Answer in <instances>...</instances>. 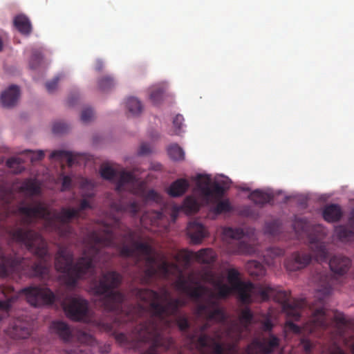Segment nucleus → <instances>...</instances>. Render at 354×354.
<instances>
[{"label":"nucleus","mask_w":354,"mask_h":354,"mask_svg":"<svg viewBox=\"0 0 354 354\" xmlns=\"http://www.w3.org/2000/svg\"><path fill=\"white\" fill-rule=\"evenodd\" d=\"M283 254V250L278 248H271L267 250L263 254V261L269 266H274L277 262V258Z\"/></svg>","instance_id":"nucleus-25"},{"label":"nucleus","mask_w":354,"mask_h":354,"mask_svg":"<svg viewBox=\"0 0 354 354\" xmlns=\"http://www.w3.org/2000/svg\"><path fill=\"white\" fill-rule=\"evenodd\" d=\"M335 235L344 243L354 242V209L349 214L348 225H338L335 228Z\"/></svg>","instance_id":"nucleus-14"},{"label":"nucleus","mask_w":354,"mask_h":354,"mask_svg":"<svg viewBox=\"0 0 354 354\" xmlns=\"http://www.w3.org/2000/svg\"><path fill=\"white\" fill-rule=\"evenodd\" d=\"M19 96V88L16 85L10 86L0 96L2 106L6 108L14 106L17 104Z\"/></svg>","instance_id":"nucleus-17"},{"label":"nucleus","mask_w":354,"mask_h":354,"mask_svg":"<svg viewBox=\"0 0 354 354\" xmlns=\"http://www.w3.org/2000/svg\"><path fill=\"white\" fill-rule=\"evenodd\" d=\"M283 227L279 221H274L266 223L265 226V232L272 236H277L281 232Z\"/></svg>","instance_id":"nucleus-30"},{"label":"nucleus","mask_w":354,"mask_h":354,"mask_svg":"<svg viewBox=\"0 0 354 354\" xmlns=\"http://www.w3.org/2000/svg\"><path fill=\"white\" fill-rule=\"evenodd\" d=\"M115 84V83L113 77L106 76L99 80L98 87L100 90L106 91L114 86Z\"/></svg>","instance_id":"nucleus-31"},{"label":"nucleus","mask_w":354,"mask_h":354,"mask_svg":"<svg viewBox=\"0 0 354 354\" xmlns=\"http://www.w3.org/2000/svg\"><path fill=\"white\" fill-rule=\"evenodd\" d=\"M50 329L65 342L70 341L75 334V332L68 324L62 321L53 322L51 324ZM75 335H77V340L80 343L89 345L93 348L96 346L98 351L102 353H109L111 351V346L109 344H104L103 346L99 345L95 339L91 334L79 330L75 333Z\"/></svg>","instance_id":"nucleus-11"},{"label":"nucleus","mask_w":354,"mask_h":354,"mask_svg":"<svg viewBox=\"0 0 354 354\" xmlns=\"http://www.w3.org/2000/svg\"><path fill=\"white\" fill-rule=\"evenodd\" d=\"M292 227L297 238L307 241L317 261L327 260L328 252L324 239L328 232L325 227L299 217L295 218Z\"/></svg>","instance_id":"nucleus-8"},{"label":"nucleus","mask_w":354,"mask_h":354,"mask_svg":"<svg viewBox=\"0 0 354 354\" xmlns=\"http://www.w3.org/2000/svg\"><path fill=\"white\" fill-rule=\"evenodd\" d=\"M192 180L196 184L193 194L199 196L201 201L205 203L216 201L221 198L232 183L228 177L223 175H217L213 180L210 175L197 174L192 178Z\"/></svg>","instance_id":"nucleus-9"},{"label":"nucleus","mask_w":354,"mask_h":354,"mask_svg":"<svg viewBox=\"0 0 354 354\" xmlns=\"http://www.w3.org/2000/svg\"><path fill=\"white\" fill-rule=\"evenodd\" d=\"M41 56L39 52L35 50L32 52L31 59L30 60V66L32 68H36L40 63Z\"/></svg>","instance_id":"nucleus-37"},{"label":"nucleus","mask_w":354,"mask_h":354,"mask_svg":"<svg viewBox=\"0 0 354 354\" xmlns=\"http://www.w3.org/2000/svg\"><path fill=\"white\" fill-rule=\"evenodd\" d=\"M63 75L59 74L55 78L50 81L46 83V87L48 92L52 93L53 92L57 85V82L62 78Z\"/></svg>","instance_id":"nucleus-38"},{"label":"nucleus","mask_w":354,"mask_h":354,"mask_svg":"<svg viewBox=\"0 0 354 354\" xmlns=\"http://www.w3.org/2000/svg\"><path fill=\"white\" fill-rule=\"evenodd\" d=\"M102 68V63L100 60H97L95 69L100 71Z\"/></svg>","instance_id":"nucleus-43"},{"label":"nucleus","mask_w":354,"mask_h":354,"mask_svg":"<svg viewBox=\"0 0 354 354\" xmlns=\"http://www.w3.org/2000/svg\"><path fill=\"white\" fill-rule=\"evenodd\" d=\"M62 190H66L69 188H71L72 185V178L70 176H62Z\"/></svg>","instance_id":"nucleus-39"},{"label":"nucleus","mask_w":354,"mask_h":354,"mask_svg":"<svg viewBox=\"0 0 354 354\" xmlns=\"http://www.w3.org/2000/svg\"><path fill=\"white\" fill-rule=\"evenodd\" d=\"M273 198L274 193L270 189L266 190L256 189L250 195V198L257 205H264L270 203Z\"/></svg>","instance_id":"nucleus-20"},{"label":"nucleus","mask_w":354,"mask_h":354,"mask_svg":"<svg viewBox=\"0 0 354 354\" xmlns=\"http://www.w3.org/2000/svg\"><path fill=\"white\" fill-rule=\"evenodd\" d=\"M244 214H245L246 216H249V215H250V213H249V212H248V208L245 209V213H244Z\"/></svg>","instance_id":"nucleus-44"},{"label":"nucleus","mask_w":354,"mask_h":354,"mask_svg":"<svg viewBox=\"0 0 354 354\" xmlns=\"http://www.w3.org/2000/svg\"><path fill=\"white\" fill-rule=\"evenodd\" d=\"M183 120H184V119H183V117L182 115H177L174 118L173 124L175 128L174 133L176 134H180V133L181 132V128L183 124Z\"/></svg>","instance_id":"nucleus-36"},{"label":"nucleus","mask_w":354,"mask_h":354,"mask_svg":"<svg viewBox=\"0 0 354 354\" xmlns=\"http://www.w3.org/2000/svg\"><path fill=\"white\" fill-rule=\"evenodd\" d=\"M342 209L337 205H327L323 210L324 218L328 222L337 221L342 217Z\"/></svg>","instance_id":"nucleus-22"},{"label":"nucleus","mask_w":354,"mask_h":354,"mask_svg":"<svg viewBox=\"0 0 354 354\" xmlns=\"http://www.w3.org/2000/svg\"><path fill=\"white\" fill-rule=\"evenodd\" d=\"M12 291H14V289H12ZM3 294L6 295V299L5 301H0V320L8 315L12 304L18 299L19 295H23L21 291L19 293L13 292L10 296L7 295L4 292Z\"/></svg>","instance_id":"nucleus-21"},{"label":"nucleus","mask_w":354,"mask_h":354,"mask_svg":"<svg viewBox=\"0 0 354 354\" xmlns=\"http://www.w3.org/2000/svg\"><path fill=\"white\" fill-rule=\"evenodd\" d=\"M126 108L133 116L138 115L142 110V106L139 100L136 97H129L126 101Z\"/></svg>","instance_id":"nucleus-27"},{"label":"nucleus","mask_w":354,"mask_h":354,"mask_svg":"<svg viewBox=\"0 0 354 354\" xmlns=\"http://www.w3.org/2000/svg\"><path fill=\"white\" fill-rule=\"evenodd\" d=\"M334 318L336 324V333L341 341L351 348L354 353V341L349 342L346 339L345 330L347 327L345 317L335 313ZM279 339L272 334L268 337L255 338L252 342L249 344L245 354H269L279 347ZM324 354H346L339 347L336 342H334L332 346L324 351Z\"/></svg>","instance_id":"nucleus-7"},{"label":"nucleus","mask_w":354,"mask_h":354,"mask_svg":"<svg viewBox=\"0 0 354 354\" xmlns=\"http://www.w3.org/2000/svg\"><path fill=\"white\" fill-rule=\"evenodd\" d=\"M168 154L174 160H180L184 158L185 153L183 149L176 144L170 145L168 147Z\"/></svg>","instance_id":"nucleus-29"},{"label":"nucleus","mask_w":354,"mask_h":354,"mask_svg":"<svg viewBox=\"0 0 354 354\" xmlns=\"http://www.w3.org/2000/svg\"><path fill=\"white\" fill-rule=\"evenodd\" d=\"M351 262V260L342 255L333 257L329 261L330 271L322 270L316 271L312 277L315 285L316 302L308 306L305 299L291 301L286 293H283L284 299L282 301L283 311L287 315L295 320H298L304 315L310 314L309 319L302 327L287 322L286 330L296 334L312 333L317 328H327L328 317L324 300L330 295L337 283L343 281L342 276L347 272Z\"/></svg>","instance_id":"nucleus-3"},{"label":"nucleus","mask_w":354,"mask_h":354,"mask_svg":"<svg viewBox=\"0 0 354 354\" xmlns=\"http://www.w3.org/2000/svg\"><path fill=\"white\" fill-rule=\"evenodd\" d=\"M12 192L8 189H1L0 191V203L3 205H8L11 202Z\"/></svg>","instance_id":"nucleus-34"},{"label":"nucleus","mask_w":354,"mask_h":354,"mask_svg":"<svg viewBox=\"0 0 354 354\" xmlns=\"http://www.w3.org/2000/svg\"><path fill=\"white\" fill-rule=\"evenodd\" d=\"M301 346H302L303 349L306 353L311 352L313 349V344L310 342V341L305 337L301 338L300 341Z\"/></svg>","instance_id":"nucleus-40"},{"label":"nucleus","mask_w":354,"mask_h":354,"mask_svg":"<svg viewBox=\"0 0 354 354\" xmlns=\"http://www.w3.org/2000/svg\"><path fill=\"white\" fill-rule=\"evenodd\" d=\"M189 186V182L187 179L178 178L169 185L167 192L170 196L180 197L187 191Z\"/></svg>","instance_id":"nucleus-18"},{"label":"nucleus","mask_w":354,"mask_h":354,"mask_svg":"<svg viewBox=\"0 0 354 354\" xmlns=\"http://www.w3.org/2000/svg\"><path fill=\"white\" fill-rule=\"evenodd\" d=\"M68 103H69L70 104H71V105L73 104V102L71 101V100H69Z\"/></svg>","instance_id":"nucleus-46"},{"label":"nucleus","mask_w":354,"mask_h":354,"mask_svg":"<svg viewBox=\"0 0 354 354\" xmlns=\"http://www.w3.org/2000/svg\"><path fill=\"white\" fill-rule=\"evenodd\" d=\"M137 169L132 172L124 169L116 170L112 167L104 165L101 167V176L111 180L116 184V191L120 195L118 201H111V207L118 212H129L135 216L140 210V205L136 201H127L122 196V192L127 191L139 196L145 203L162 204V196L153 189L147 190L146 183L137 176Z\"/></svg>","instance_id":"nucleus-4"},{"label":"nucleus","mask_w":354,"mask_h":354,"mask_svg":"<svg viewBox=\"0 0 354 354\" xmlns=\"http://www.w3.org/2000/svg\"><path fill=\"white\" fill-rule=\"evenodd\" d=\"M31 324L22 319L15 320L8 330V335L15 339H26L30 335Z\"/></svg>","instance_id":"nucleus-15"},{"label":"nucleus","mask_w":354,"mask_h":354,"mask_svg":"<svg viewBox=\"0 0 354 354\" xmlns=\"http://www.w3.org/2000/svg\"><path fill=\"white\" fill-rule=\"evenodd\" d=\"M21 164V160L19 158H10L7 162L6 165L10 168H13L15 169V172L17 173L21 171V169L19 168Z\"/></svg>","instance_id":"nucleus-35"},{"label":"nucleus","mask_w":354,"mask_h":354,"mask_svg":"<svg viewBox=\"0 0 354 354\" xmlns=\"http://www.w3.org/2000/svg\"><path fill=\"white\" fill-rule=\"evenodd\" d=\"M24 153H26L31 162L38 161L44 157L45 152L43 150H37V151H32V150H26Z\"/></svg>","instance_id":"nucleus-32"},{"label":"nucleus","mask_w":354,"mask_h":354,"mask_svg":"<svg viewBox=\"0 0 354 354\" xmlns=\"http://www.w3.org/2000/svg\"><path fill=\"white\" fill-rule=\"evenodd\" d=\"M243 190H248V189H245V187H242Z\"/></svg>","instance_id":"nucleus-47"},{"label":"nucleus","mask_w":354,"mask_h":354,"mask_svg":"<svg viewBox=\"0 0 354 354\" xmlns=\"http://www.w3.org/2000/svg\"><path fill=\"white\" fill-rule=\"evenodd\" d=\"M50 159L58 160L62 163L66 162L71 166L77 162V154L64 150H55L50 153Z\"/></svg>","instance_id":"nucleus-19"},{"label":"nucleus","mask_w":354,"mask_h":354,"mask_svg":"<svg viewBox=\"0 0 354 354\" xmlns=\"http://www.w3.org/2000/svg\"><path fill=\"white\" fill-rule=\"evenodd\" d=\"M312 261V255L306 251L294 252L285 262V267L290 272L297 271L306 267Z\"/></svg>","instance_id":"nucleus-13"},{"label":"nucleus","mask_w":354,"mask_h":354,"mask_svg":"<svg viewBox=\"0 0 354 354\" xmlns=\"http://www.w3.org/2000/svg\"><path fill=\"white\" fill-rule=\"evenodd\" d=\"M187 234L193 243L198 244L207 236V231L201 223L194 221L189 223Z\"/></svg>","instance_id":"nucleus-16"},{"label":"nucleus","mask_w":354,"mask_h":354,"mask_svg":"<svg viewBox=\"0 0 354 354\" xmlns=\"http://www.w3.org/2000/svg\"><path fill=\"white\" fill-rule=\"evenodd\" d=\"M247 268L249 273L255 277H261L266 274L263 265L258 261L251 260L248 262Z\"/></svg>","instance_id":"nucleus-28"},{"label":"nucleus","mask_w":354,"mask_h":354,"mask_svg":"<svg viewBox=\"0 0 354 354\" xmlns=\"http://www.w3.org/2000/svg\"><path fill=\"white\" fill-rule=\"evenodd\" d=\"M180 257H183L186 263H189L192 261H196L204 264H211L216 260V255L213 250L205 248L197 252L189 250L183 251L176 258Z\"/></svg>","instance_id":"nucleus-12"},{"label":"nucleus","mask_w":354,"mask_h":354,"mask_svg":"<svg viewBox=\"0 0 354 354\" xmlns=\"http://www.w3.org/2000/svg\"><path fill=\"white\" fill-rule=\"evenodd\" d=\"M120 227V223L116 218L113 219L111 225L104 221L95 225V263L109 259L102 248L113 247L122 257L130 259L132 264L141 269L147 280L155 277H178L174 283L175 288L197 303L196 315L205 320V323L189 337L201 354H205V349L210 354H238L236 343L245 337L243 333L250 332L253 322L259 323L263 331H271L273 324L270 314L254 320L252 312L246 308L241 311L239 319L227 322V317L218 301L232 292L243 304L265 301L273 294L270 286H254L250 282L242 281L239 272L235 268L227 270L230 285L224 282L222 274H216L212 270L206 271L201 279L193 274L186 277L176 263L168 262L165 255L156 252L149 243L142 241L132 230H127L118 243L115 231Z\"/></svg>","instance_id":"nucleus-1"},{"label":"nucleus","mask_w":354,"mask_h":354,"mask_svg":"<svg viewBox=\"0 0 354 354\" xmlns=\"http://www.w3.org/2000/svg\"><path fill=\"white\" fill-rule=\"evenodd\" d=\"M221 198L216 201L205 203L201 201L199 196H196L193 194V195L187 196L181 205L171 204L168 206L164 205L165 209H162L161 211L145 212L140 218V223L143 227L153 231V226L163 225L167 209H169L170 217L172 221H175L180 211L184 210L187 214L194 213L199 209L201 205H211V211L216 214L230 212L232 207L229 201L221 200Z\"/></svg>","instance_id":"nucleus-6"},{"label":"nucleus","mask_w":354,"mask_h":354,"mask_svg":"<svg viewBox=\"0 0 354 354\" xmlns=\"http://www.w3.org/2000/svg\"><path fill=\"white\" fill-rule=\"evenodd\" d=\"M165 89L166 84L165 83L156 84L150 88L149 97L153 104H158L161 101Z\"/></svg>","instance_id":"nucleus-26"},{"label":"nucleus","mask_w":354,"mask_h":354,"mask_svg":"<svg viewBox=\"0 0 354 354\" xmlns=\"http://www.w3.org/2000/svg\"><path fill=\"white\" fill-rule=\"evenodd\" d=\"M122 277L115 271L104 273L98 281L93 283L95 293L104 310L116 314H124L129 321L147 317L129 335L115 333V340L127 348L138 349L141 344L149 346L142 354H160V350L167 351L174 344L173 339L165 335V331L176 324L180 330L185 331L189 324L187 317L177 316L178 308L187 303L183 298H174L167 288L159 292L149 289H135L133 295L143 301L136 306H127L125 296L116 290Z\"/></svg>","instance_id":"nucleus-2"},{"label":"nucleus","mask_w":354,"mask_h":354,"mask_svg":"<svg viewBox=\"0 0 354 354\" xmlns=\"http://www.w3.org/2000/svg\"><path fill=\"white\" fill-rule=\"evenodd\" d=\"M66 130V127L64 123L56 122L53 127V131L55 133H61Z\"/></svg>","instance_id":"nucleus-42"},{"label":"nucleus","mask_w":354,"mask_h":354,"mask_svg":"<svg viewBox=\"0 0 354 354\" xmlns=\"http://www.w3.org/2000/svg\"><path fill=\"white\" fill-rule=\"evenodd\" d=\"M160 168V165H157V166L155 168V169H159Z\"/></svg>","instance_id":"nucleus-45"},{"label":"nucleus","mask_w":354,"mask_h":354,"mask_svg":"<svg viewBox=\"0 0 354 354\" xmlns=\"http://www.w3.org/2000/svg\"><path fill=\"white\" fill-rule=\"evenodd\" d=\"M94 117V112L93 110L91 107H86L84 108L81 114V120L84 122L87 123L93 120Z\"/></svg>","instance_id":"nucleus-33"},{"label":"nucleus","mask_w":354,"mask_h":354,"mask_svg":"<svg viewBox=\"0 0 354 354\" xmlns=\"http://www.w3.org/2000/svg\"><path fill=\"white\" fill-rule=\"evenodd\" d=\"M14 25L16 28L24 35H28L31 32V24L29 19L24 15H19L14 19Z\"/></svg>","instance_id":"nucleus-24"},{"label":"nucleus","mask_w":354,"mask_h":354,"mask_svg":"<svg viewBox=\"0 0 354 354\" xmlns=\"http://www.w3.org/2000/svg\"><path fill=\"white\" fill-rule=\"evenodd\" d=\"M150 152L151 147L146 142H142L138 150V154L139 156H145L149 153Z\"/></svg>","instance_id":"nucleus-41"},{"label":"nucleus","mask_w":354,"mask_h":354,"mask_svg":"<svg viewBox=\"0 0 354 354\" xmlns=\"http://www.w3.org/2000/svg\"><path fill=\"white\" fill-rule=\"evenodd\" d=\"M27 301L35 307L53 304L59 299L66 316L75 321L86 323H93L100 330L106 332H113L115 323L105 322L103 320L93 319L91 310L88 308L86 300L78 295H68L61 299L55 295L48 288L30 286L21 290Z\"/></svg>","instance_id":"nucleus-5"},{"label":"nucleus","mask_w":354,"mask_h":354,"mask_svg":"<svg viewBox=\"0 0 354 354\" xmlns=\"http://www.w3.org/2000/svg\"><path fill=\"white\" fill-rule=\"evenodd\" d=\"M250 234H253V230H244L240 227H223V239L229 245L228 252L241 254H254L259 252L254 246L248 243Z\"/></svg>","instance_id":"nucleus-10"},{"label":"nucleus","mask_w":354,"mask_h":354,"mask_svg":"<svg viewBox=\"0 0 354 354\" xmlns=\"http://www.w3.org/2000/svg\"><path fill=\"white\" fill-rule=\"evenodd\" d=\"M20 192L29 196H37L40 192V187L35 180L26 179L19 187Z\"/></svg>","instance_id":"nucleus-23"}]
</instances>
